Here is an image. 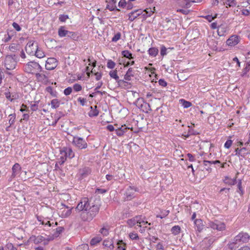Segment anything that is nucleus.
Instances as JSON below:
<instances>
[{
    "mask_svg": "<svg viewBox=\"0 0 250 250\" xmlns=\"http://www.w3.org/2000/svg\"><path fill=\"white\" fill-rule=\"evenodd\" d=\"M138 188L134 186H129L126 189L124 194V200L125 201H130L135 197V192H138Z\"/></svg>",
    "mask_w": 250,
    "mask_h": 250,
    "instance_id": "3",
    "label": "nucleus"
},
{
    "mask_svg": "<svg viewBox=\"0 0 250 250\" xmlns=\"http://www.w3.org/2000/svg\"><path fill=\"white\" fill-rule=\"evenodd\" d=\"M173 48H168L167 49L165 46L162 45L161 47L160 54L162 56H164L167 54V50L168 49H172Z\"/></svg>",
    "mask_w": 250,
    "mask_h": 250,
    "instance_id": "43",
    "label": "nucleus"
},
{
    "mask_svg": "<svg viewBox=\"0 0 250 250\" xmlns=\"http://www.w3.org/2000/svg\"><path fill=\"white\" fill-rule=\"evenodd\" d=\"M117 0H106V2H108V4L106 5V9H108L110 11L114 10L120 11V9L117 8L116 6Z\"/></svg>",
    "mask_w": 250,
    "mask_h": 250,
    "instance_id": "13",
    "label": "nucleus"
},
{
    "mask_svg": "<svg viewBox=\"0 0 250 250\" xmlns=\"http://www.w3.org/2000/svg\"><path fill=\"white\" fill-rule=\"evenodd\" d=\"M66 157H64L62 156L58 160V163H59V165H62L65 161H66Z\"/></svg>",
    "mask_w": 250,
    "mask_h": 250,
    "instance_id": "64",
    "label": "nucleus"
},
{
    "mask_svg": "<svg viewBox=\"0 0 250 250\" xmlns=\"http://www.w3.org/2000/svg\"><path fill=\"white\" fill-rule=\"evenodd\" d=\"M102 240V238L99 237H96L92 238L90 241L91 245L94 246L99 243Z\"/></svg>",
    "mask_w": 250,
    "mask_h": 250,
    "instance_id": "41",
    "label": "nucleus"
},
{
    "mask_svg": "<svg viewBox=\"0 0 250 250\" xmlns=\"http://www.w3.org/2000/svg\"><path fill=\"white\" fill-rule=\"evenodd\" d=\"M240 245L247 243L250 240V235L247 232L241 231L234 237Z\"/></svg>",
    "mask_w": 250,
    "mask_h": 250,
    "instance_id": "4",
    "label": "nucleus"
},
{
    "mask_svg": "<svg viewBox=\"0 0 250 250\" xmlns=\"http://www.w3.org/2000/svg\"><path fill=\"white\" fill-rule=\"evenodd\" d=\"M134 76V72L132 68H129L124 76V79L126 81H130L131 77Z\"/></svg>",
    "mask_w": 250,
    "mask_h": 250,
    "instance_id": "25",
    "label": "nucleus"
},
{
    "mask_svg": "<svg viewBox=\"0 0 250 250\" xmlns=\"http://www.w3.org/2000/svg\"><path fill=\"white\" fill-rule=\"evenodd\" d=\"M45 90L49 93L51 96L54 97H57V92L55 90H53V88L51 86H48L46 88Z\"/></svg>",
    "mask_w": 250,
    "mask_h": 250,
    "instance_id": "33",
    "label": "nucleus"
},
{
    "mask_svg": "<svg viewBox=\"0 0 250 250\" xmlns=\"http://www.w3.org/2000/svg\"><path fill=\"white\" fill-rule=\"evenodd\" d=\"M238 174H239V173L238 172L236 174L235 177L233 179H231V178H229L228 176H226L225 178V179L224 180V182L225 184H228L230 186L234 185L235 184H236L237 183L236 178L237 177V175Z\"/></svg>",
    "mask_w": 250,
    "mask_h": 250,
    "instance_id": "18",
    "label": "nucleus"
},
{
    "mask_svg": "<svg viewBox=\"0 0 250 250\" xmlns=\"http://www.w3.org/2000/svg\"><path fill=\"white\" fill-rule=\"evenodd\" d=\"M24 70L26 73L36 75L37 72L42 71V67L39 63L35 61H31L28 62L24 66Z\"/></svg>",
    "mask_w": 250,
    "mask_h": 250,
    "instance_id": "2",
    "label": "nucleus"
},
{
    "mask_svg": "<svg viewBox=\"0 0 250 250\" xmlns=\"http://www.w3.org/2000/svg\"><path fill=\"white\" fill-rule=\"evenodd\" d=\"M91 173V169L88 167H85L79 170V174L82 178L87 176Z\"/></svg>",
    "mask_w": 250,
    "mask_h": 250,
    "instance_id": "17",
    "label": "nucleus"
},
{
    "mask_svg": "<svg viewBox=\"0 0 250 250\" xmlns=\"http://www.w3.org/2000/svg\"><path fill=\"white\" fill-rule=\"evenodd\" d=\"M73 88L75 91L79 92L82 89V87L80 84L75 83L73 85Z\"/></svg>",
    "mask_w": 250,
    "mask_h": 250,
    "instance_id": "52",
    "label": "nucleus"
},
{
    "mask_svg": "<svg viewBox=\"0 0 250 250\" xmlns=\"http://www.w3.org/2000/svg\"><path fill=\"white\" fill-rule=\"evenodd\" d=\"M129 238L132 240H138L139 239V236L136 233H133L131 232L130 233L129 235Z\"/></svg>",
    "mask_w": 250,
    "mask_h": 250,
    "instance_id": "55",
    "label": "nucleus"
},
{
    "mask_svg": "<svg viewBox=\"0 0 250 250\" xmlns=\"http://www.w3.org/2000/svg\"><path fill=\"white\" fill-rule=\"evenodd\" d=\"M143 13L142 9H137L130 12L128 14V20L133 21Z\"/></svg>",
    "mask_w": 250,
    "mask_h": 250,
    "instance_id": "10",
    "label": "nucleus"
},
{
    "mask_svg": "<svg viewBox=\"0 0 250 250\" xmlns=\"http://www.w3.org/2000/svg\"><path fill=\"white\" fill-rule=\"evenodd\" d=\"M64 153V155L65 157H68L69 158H72L74 156V153L72 149L70 147H65L63 151Z\"/></svg>",
    "mask_w": 250,
    "mask_h": 250,
    "instance_id": "21",
    "label": "nucleus"
},
{
    "mask_svg": "<svg viewBox=\"0 0 250 250\" xmlns=\"http://www.w3.org/2000/svg\"><path fill=\"white\" fill-rule=\"evenodd\" d=\"M194 223L196 227L197 230L199 232H201L204 229L203 221L201 219H195Z\"/></svg>",
    "mask_w": 250,
    "mask_h": 250,
    "instance_id": "23",
    "label": "nucleus"
},
{
    "mask_svg": "<svg viewBox=\"0 0 250 250\" xmlns=\"http://www.w3.org/2000/svg\"><path fill=\"white\" fill-rule=\"evenodd\" d=\"M180 101L181 102L182 105L184 108H188L191 106L192 105V104L190 102L187 101L184 99H181Z\"/></svg>",
    "mask_w": 250,
    "mask_h": 250,
    "instance_id": "44",
    "label": "nucleus"
},
{
    "mask_svg": "<svg viewBox=\"0 0 250 250\" xmlns=\"http://www.w3.org/2000/svg\"><path fill=\"white\" fill-rule=\"evenodd\" d=\"M72 144L76 147L81 149L86 148L87 146L86 141L84 139L78 136L73 137Z\"/></svg>",
    "mask_w": 250,
    "mask_h": 250,
    "instance_id": "6",
    "label": "nucleus"
},
{
    "mask_svg": "<svg viewBox=\"0 0 250 250\" xmlns=\"http://www.w3.org/2000/svg\"><path fill=\"white\" fill-rule=\"evenodd\" d=\"M30 240L31 241H33L35 244H38L43 241L45 240V238L41 235H39L38 236L32 235L30 237Z\"/></svg>",
    "mask_w": 250,
    "mask_h": 250,
    "instance_id": "20",
    "label": "nucleus"
},
{
    "mask_svg": "<svg viewBox=\"0 0 250 250\" xmlns=\"http://www.w3.org/2000/svg\"><path fill=\"white\" fill-rule=\"evenodd\" d=\"M232 143V141L231 140H228L225 143L224 146L226 148H229Z\"/></svg>",
    "mask_w": 250,
    "mask_h": 250,
    "instance_id": "63",
    "label": "nucleus"
},
{
    "mask_svg": "<svg viewBox=\"0 0 250 250\" xmlns=\"http://www.w3.org/2000/svg\"><path fill=\"white\" fill-rule=\"evenodd\" d=\"M116 65L115 63L111 60H109L107 63V67L109 69H113Z\"/></svg>",
    "mask_w": 250,
    "mask_h": 250,
    "instance_id": "49",
    "label": "nucleus"
},
{
    "mask_svg": "<svg viewBox=\"0 0 250 250\" xmlns=\"http://www.w3.org/2000/svg\"><path fill=\"white\" fill-rule=\"evenodd\" d=\"M237 188L238 189L237 192H239L241 196L243 195L244 194V191L242 188L241 180H238V182L237 184Z\"/></svg>",
    "mask_w": 250,
    "mask_h": 250,
    "instance_id": "38",
    "label": "nucleus"
},
{
    "mask_svg": "<svg viewBox=\"0 0 250 250\" xmlns=\"http://www.w3.org/2000/svg\"><path fill=\"white\" fill-rule=\"evenodd\" d=\"M240 244L237 241H235V239L234 238L231 239L228 244L227 246L229 250H236L238 248Z\"/></svg>",
    "mask_w": 250,
    "mask_h": 250,
    "instance_id": "16",
    "label": "nucleus"
},
{
    "mask_svg": "<svg viewBox=\"0 0 250 250\" xmlns=\"http://www.w3.org/2000/svg\"><path fill=\"white\" fill-rule=\"evenodd\" d=\"M34 52L35 55L39 58H42L45 56L43 51L41 49L39 48L38 46L36 48Z\"/></svg>",
    "mask_w": 250,
    "mask_h": 250,
    "instance_id": "26",
    "label": "nucleus"
},
{
    "mask_svg": "<svg viewBox=\"0 0 250 250\" xmlns=\"http://www.w3.org/2000/svg\"><path fill=\"white\" fill-rule=\"evenodd\" d=\"M5 95L6 98L8 100L10 101L11 102H13L14 99H16L17 98V97L12 98H11V94H10V92H5Z\"/></svg>",
    "mask_w": 250,
    "mask_h": 250,
    "instance_id": "59",
    "label": "nucleus"
},
{
    "mask_svg": "<svg viewBox=\"0 0 250 250\" xmlns=\"http://www.w3.org/2000/svg\"><path fill=\"white\" fill-rule=\"evenodd\" d=\"M148 52L150 56L154 57L158 54L159 50L156 47H151L148 49Z\"/></svg>",
    "mask_w": 250,
    "mask_h": 250,
    "instance_id": "28",
    "label": "nucleus"
},
{
    "mask_svg": "<svg viewBox=\"0 0 250 250\" xmlns=\"http://www.w3.org/2000/svg\"><path fill=\"white\" fill-rule=\"evenodd\" d=\"M67 37L72 39V40L75 41H77L78 39V36H77V34L75 32L69 31Z\"/></svg>",
    "mask_w": 250,
    "mask_h": 250,
    "instance_id": "36",
    "label": "nucleus"
},
{
    "mask_svg": "<svg viewBox=\"0 0 250 250\" xmlns=\"http://www.w3.org/2000/svg\"><path fill=\"white\" fill-rule=\"evenodd\" d=\"M9 116H11L10 119L9 120V124L10 125V126H11L15 123L16 119V114L15 113L13 114H11L9 115Z\"/></svg>",
    "mask_w": 250,
    "mask_h": 250,
    "instance_id": "50",
    "label": "nucleus"
},
{
    "mask_svg": "<svg viewBox=\"0 0 250 250\" xmlns=\"http://www.w3.org/2000/svg\"><path fill=\"white\" fill-rule=\"evenodd\" d=\"M220 161L219 160H215V161H206L204 160L203 161V164L205 166H207L208 165H211V164H220Z\"/></svg>",
    "mask_w": 250,
    "mask_h": 250,
    "instance_id": "42",
    "label": "nucleus"
},
{
    "mask_svg": "<svg viewBox=\"0 0 250 250\" xmlns=\"http://www.w3.org/2000/svg\"><path fill=\"white\" fill-rule=\"evenodd\" d=\"M224 1V4H226L229 7H234L236 5V2L235 0H225Z\"/></svg>",
    "mask_w": 250,
    "mask_h": 250,
    "instance_id": "37",
    "label": "nucleus"
},
{
    "mask_svg": "<svg viewBox=\"0 0 250 250\" xmlns=\"http://www.w3.org/2000/svg\"><path fill=\"white\" fill-rule=\"evenodd\" d=\"M72 91V88L71 87H68L66 88H65L64 90V94L66 96H68L70 95Z\"/></svg>",
    "mask_w": 250,
    "mask_h": 250,
    "instance_id": "56",
    "label": "nucleus"
},
{
    "mask_svg": "<svg viewBox=\"0 0 250 250\" xmlns=\"http://www.w3.org/2000/svg\"><path fill=\"white\" fill-rule=\"evenodd\" d=\"M73 208H71L67 210H64L62 211L61 214L62 217H67L69 216L72 213V209Z\"/></svg>",
    "mask_w": 250,
    "mask_h": 250,
    "instance_id": "34",
    "label": "nucleus"
},
{
    "mask_svg": "<svg viewBox=\"0 0 250 250\" xmlns=\"http://www.w3.org/2000/svg\"><path fill=\"white\" fill-rule=\"evenodd\" d=\"M89 250V246L87 244H83L80 246H79L77 248V250Z\"/></svg>",
    "mask_w": 250,
    "mask_h": 250,
    "instance_id": "46",
    "label": "nucleus"
},
{
    "mask_svg": "<svg viewBox=\"0 0 250 250\" xmlns=\"http://www.w3.org/2000/svg\"><path fill=\"white\" fill-rule=\"evenodd\" d=\"M109 75L111 78L115 79L116 82L118 83L119 81H120L119 77L117 75V70L115 69L113 71H110L109 73Z\"/></svg>",
    "mask_w": 250,
    "mask_h": 250,
    "instance_id": "27",
    "label": "nucleus"
},
{
    "mask_svg": "<svg viewBox=\"0 0 250 250\" xmlns=\"http://www.w3.org/2000/svg\"><path fill=\"white\" fill-rule=\"evenodd\" d=\"M152 10L151 8H146L144 10L143 12L146 13L148 16L150 17L154 13L155 10V7H154Z\"/></svg>",
    "mask_w": 250,
    "mask_h": 250,
    "instance_id": "48",
    "label": "nucleus"
},
{
    "mask_svg": "<svg viewBox=\"0 0 250 250\" xmlns=\"http://www.w3.org/2000/svg\"><path fill=\"white\" fill-rule=\"evenodd\" d=\"M100 232L104 236H106L108 234V229L104 227L100 229Z\"/></svg>",
    "mask_w": 250,
    "mask_h": 250,
    "instance_id": "62",
    "label": "nucleus"
},
{
    "mask_svg": "<svg viewBox=\"0 0 250 250\" xmlns=\"http://www.w3.org/2000/svg\"><path fill=\"white\" fill-rule=\"evenodd\" d=\"M121 34L120 32L117 33L114 37L112 39V41L113 42H116L118 41L121 38Z\"/></svg>",
    "mask_w": 250,
    "mask_h": 250,
    "instance_id": "53",
    "label": "nucleus"
},
{
    "mask_svg": "<svg viewBox=\"0 0 250 250\" xmlns=\"http://www.w3.org/2000/svg\"><path fill=\"white\" fill-rule=\"evenodd\" d=\"M127 3L125 0H120L118 3V6L120 7L124 8L126 6Z\"/></svg>",
    "mask_w": 250,
    "mask_h": 250,
    "instance_id": "57",
    "label": "nucleus"
},
{
    "mask_svg": "<svg viewBox=\"0 0 250 250\" xmlns=\"http://www.w3.org/2000/svg\"><path fill=\"white\" fill-rule=\"evenodd\" d=\"M5 249L6 250H18L12 243H8L5 246Z\"/></svg>",
    "mask_w": 250,
    "mask_h": 250,
    "instance_id": "54",
    "label": "nucleus"
},
{
    "mask_svg": "<svg viewBox=\"0 0 250 250\" xmlns=\"http://www.w3.org/2000/svg\"><path fill=\"white\" fill-rule=\"evenodd\" d=\"M121 53L123 57L127 59H128L129 60L134 59V57L132 56V53H131L128 50L122 51Z\"/></svg>",
    "mask_w": 250,
    "mask_h": 250,
    "instance_id": "31",
    "label": "nucleus"
},
{
    "mask_svg": "<svg viewBox=\"0 0 250 250\" xmlns=\"http://www.w3.org/2000/svg\"><path fill=\"white\" fill-rule=\"evenodd\" d=\"M64 228L62 227H59L56 228V231L54 234V236L56 237H58L59 235L64 230Z\"/></svg>",
    "mask_w": 250,
    "mask_h": 250,
    "instance_id": "39",
    "label": "nucleus"
},
{
    "mask_svg": "<svg viewBox=\"0 0 250 250\" xmlns=\"http://www.w3.org/2000/svg\"><path fill=\"white\" fill-rule=\"evenodd\" d=\"M48 71L42 69V72H38L36 74L35 77L38 82H46L48 81Z\"/></svg>",
    "mask_w": 250,
    "mask_h": 250,
    "instance_id": "8",
    "label": "nucleus"
},
{
    "mask_svg": "<svg viewBox=\"0 0 250 250\" xmlns=\"http://www.w3.org/2000/svg\"><path fill=\"white\" fill-rule=\"evenodd\" d=\"M58 65V61L54 58H49L46 61L45 68L51 70L55 69Z\"/></svg>",
    "mask_w": 250,
    "mask_h": 250,
    "instance_id": "9",
    "label": "nucleus"
},
{
    "mask_svg": "<svg viewBox=\"0 0 250 250\" xmlns=\"http://www.w3.org/2000/svg\"><path fill=\"white\" fill-rule=\"evenodd\" d=\"M136 222H137V221H136V219L134 217L132 218L128 219L127 221V223L130 227H132L134 226L136 224H137Z\"/></svg>",
    "mask_w": 250,
    "mask_h": 250,
    "instance_id": "45",
    "label": "nucleus"
},
{
    "mask_svg": "<svg viewBox=\"0 0 250 250\" xmlns=\"http://www.w3.org/2000/svg\"><path fill=\"white\" fill-rule=\"evenodd\" d=\"M21 167L18 163H16L12 167V173L11 175V178H15L18 174H19L21 171Z\"/></svg>",
    "mask_w": 250,
    "mask_h": 250,
    "instance_id": "15",
    "label": "nucleus"
},
{
    "mask_svg": "<svg viewBox=\"0 0 250 250\" xmlns=\"http://www.w3.org/2000/svg\"><path fill=\"white\" fill-rule=\"evenodd\" d=\"M101 206L98 202L93 201L92 198L84 197L78 203L76 209L82 212L80 215L83 221L90 222L98 214Z\"/></svg>",
    "mask_w": 250,
    "mask_h": 250,
    "instance_id": "1",
    "label": "nucleus"
},
{
    "mask_svg": "<svg viewBox=\"0 0 250 250\" xmlns=\"http://www.w3.org/2000/svg\"><path fill=\"white\" fill-rule=\"evenodd\" d=\"M38 47V43L29 42L27 43L25 46V51L27 53L32 54L34 53L35 49Z\"/></svg>",
    "mask_w": 250,
    "mask_h": 250,
    "instance_id": "11",
    "label": "nucleus"
},
{
    "mask_svg": "<svg viewBox=\"0 0 250 250\" xmlns=\"http://www.w3.org/2000/svg\"><path fill=\"white\" fill-rule=\"evenodd\" d=\"M217 14H215L214 16H212L211 15H207L204 18L207 20L209 22H211L212 21H213L215 18L217 17Z\"/></svg>",
    "mask_w": 250,
    "mask_h": 250,
    "instance_id": "58",
    "label": "nucleus"
},
{
    "mask_svg": "<svg viewBox=\"0 0 250 250\" xmlns=\"http://www.w3.org/2000/svg\"><path fill=\"white\" fill-rule=\"evenodd\" d=\"M102 84H103V83L102 82L99 83H98V85L95 88V93H99V94H101L102 95H103V94L105 93L104 91L103 92H101L100 91L98 90V89H100L101 88V87L102 86Z\"/></svg>",
    "mask_w": 250,
    "mask_h": 250,
    "instance_id": "51",
    "label": "nucleus"
},
{
    "mask_svg": "<svg viewBox=\"0 0 250 250\" xmlns=\"http://www.w3.org/2000/svg\"><path fill=\"white\" fill-rule=\"evenodd\" d=\"M239 38L237 36H232L227 40L226 43L229 46H234L239 42Z\"/></svg>",
    "mask_w": 250,
    "mask_h": 250,
    "instance_id": "14",
    "label": "nucleus"
},
{
    "mask_svg": "<svg viewBox=\"0 0 250 250\" xmlns=\"http://www.w3.org/2000/svg\"><path fill=\"white\" fill-rule=\"evenodd\" d=\"M39 102V101H35L33 104H32V102H31L30 109L32 111H36L38 109Z\"/></svg>",
    "mask_w": 250,
    "mask_h": 250,
    "instance_id": "35",
    "label": "nucleus"
},
{
    "mask_svg": "<svg viewBox=\"0 0 250 250\" xmlns=\"http://www.w3.org/2000/svg\"><path fill=\"white\" fill-rule=\"evenodd\" d=\"M118 86L121 87L125 89L130 88L132 86V84L130 83L126 82L124 80H120L117 83Z\"/></svg>",
    "mask_w": 250,
    "mask_h": 250,
    "instance_id": "19",
    "label": "nucleus"
},
{
    "mask_svg": "<svg viewBox=\"0 0 250 250\" xmlns=\"http://www.w3.org/2000/svg\"><path fill=\"white\" fill-rule=\"evenodd\" d=\"M68 16L66 15H61L59 17V20L62 22H65L68 19Z\"/></svg>",
    "mask_w": 250,
    "mask_h": 250,
    "instance_id": "60",
    "label": "nucleus"
},
{
    "mask_svg": "<svg viewBox=\"0 0 250 250\" xmlns=\"http://www.w3.org/2000/svg\"><path fill=\"white\" fill-rule=\"evenodd\" d=\"M169 212V210H165L164 212H162V213H163L162 215H157L156 216V217L160 218L162 219V218H164L165 217H166V216H167Z\"/></svg>",
    "mask_w": 250,
    "mask_h": 250,
    "instance_id": "61",
    "label": "nucleus"
},
{
    "mask_svg": "<svg viewBox=\"0 0 250 250\" xmlns=\"http://www.w3.org/2000/svg\"><path fill=\"white\" fill-rule=\"evenodd\" d=\"M69 31L65 30L64 26H61L58 30V35L60 37H67Z\"/></svg>",
    "mask_w": 250,
    "mask_h": 250,
    "instance_id": "24",
    "label": "nucleus"
},
{
    "mask_svg": "<svg viewBox=\"0 0 250 250\" xmlns=\"http://www.w3.org/2000/svg\"><path fill=\"white\" fill-rule=\"evenodd\" d=\"M208 45L214 51L218 50L217 44L218 42L214 39H210L208 42Z\"/></svg>",
    "mask_w": 250,
    "mask_h": 250,
    "instance_id": "22",
    "label": "nucleus"
},
{
    "mask_svg": "<svg viewBox=\"0 0 250 250\" xmlns=\"http://www.w3.org/2000/svg\"><path fill=\"white\" fill-rule=\"evenodd\" d=\"M60 101L57 99H54L51 101V107L53 108H57L60 105Z\"/></svg>",
    "mask_w": 250,
    "mask_h": 250,
    "instance_id": "30",
    "label": "nucleus"
},
{
    "mask_svg": "<svg viewBox=\"0 0 250 250\" xmlns=\"http://www.w3.org/2000/svg\"><path fill=\"white\" fill-rule=\"evenodd\" d=\"M97 105L95 106V109H93L92 106H90L91 110L88 113V115L90 117H95L97 116L99 114V111L97 109Z\"/></svg>",
    "mask_w": 250,
    "mask_h": 250,
    "instance_id": "29",
    "label": "nucleus"
},
{
    "mask_svg": "<svg viewBox=\"0 0 250 250\" xmlns=\"http://www.w3.org/2000/svg\"><path fill=\"white\" fill-rule=\"evenodd\" d=\"M250 64L249 63H247L246 64V66L243 70L242 76H244L247 74V73L250 70Z\"/></svg>",
    "mask_w": 250,
    "mask_h": 250,
    "instance_id": "47",
    "label": "nucleus"
},
{
    "mask_svg": "<svg viewBox=\"0 0 250 250\" xmlns=\"http://www.w3.org/2000/svg\"><path fill=\"white\" fill-rule=\"evenodd\" d=\"M115 125L117 126V128L115 129V132L117 135L118 136L123 135L124 133L129 129H132V127L130 128L126 127L125 125H122L120 127H118L117 125Z\"/></svg>",
    "mask_w": 250,
    "mask_h": 250,
    "instance_id": "12",
    "label": "nucleus"
},
{
    "mask_svg": "<svg viewBox=\"0 0 250 250\" xmlns=\"http://www.w3.org/2000/svg\"><path fill=\"white\" fill-rule=\"evenodd\" d=\"M207 225L208 228H210L213 229H216L219 231H222L226 228L225 223L218 220L209 221Z\"/></svg>",
    "mask_w": 250,
    "mask_h": 250,
    "instance_id": "5",
    "label": "nucleus"
},
{
    "mask_svg": "<svg viewBox=\"0 0 250 250\" xmlns=\"http://www.w3.org/2000/svg\"><path fill=\"white\" fill-rule=\"evenodd\" d=\"M181 231V228L179 226H175L171 229V233L174 235H178Z\"/></svg>",
    "mask_w": 250,
    "mask_h": 250,
    "instance_id": "32",
    "label": "nucleus"
},
{
    "mask_svg": "<svg viewBox=\"0 0 250 250\" xmlns=\"http://www.w3.org/2000/svg\"><path fill=\"white\" fill-rule=\"evenodd\" d=\"M16 62L11 55L6 57L4 61V66L7 70H12L15 68Z\"/></svg>",
    "mask_w": 250,
    "mask_h": 250,
    "instance_id": "7",
    "label": "nucleus"
},
{
    "mask_svg": "<svg viewBox=\"0 0 250 250\" xmlns=\"http://www.w3.org/2000/svg\"><path fill=\"white\" fill-rule=\"evenodd\" d=\"M239 151L241 152V156L245 158L247 155L250 153V151H247V149L246 147H243L240 149Z\"/></svg>",
    "mask_w": 250,
    "mask_h": 250,
    "instance_id": "40",
    "label": "nucleus"
}]
</instances>
